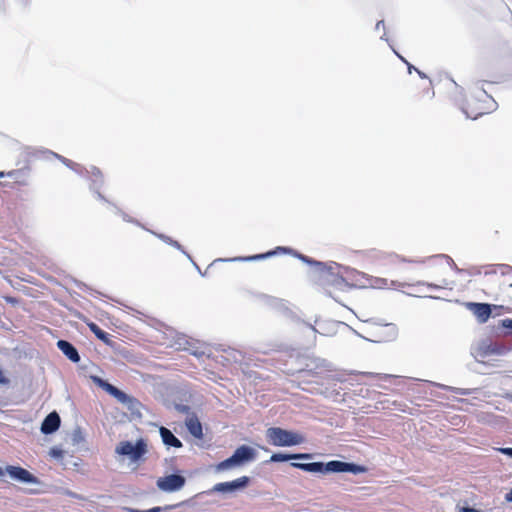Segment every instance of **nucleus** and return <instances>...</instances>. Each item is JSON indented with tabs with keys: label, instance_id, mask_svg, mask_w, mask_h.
Returning a JSON list of instances; mask_svg holds the SVG:
<instances>
[{
	"label": "nucleus",
	"instance_id": "obj_1",
	"mask_svg": "<svg viewBox=\"0 0 512 512\" xmlns=\"http://www.w3.org/2000/svg\"><path fill=\"white\" fill-rule=\"evenodd\" d=\"M352 272L348 269H341L339 266L324 267L317 277V289L338 301L340 293L351 288L350 283Z\"/></svg>",
	"mask_w": 512,
	"mask_h": 512
},
{
	"label": "nucleus",
	"instance_id": "obj_2",
	"mask_svg": "<svg viewBox=\"0 0 512 512\" xmlns=\"http://www.w3.org/2000/svg\"><path fill=\"white\" fill-rule=\"evenodd\" d=\"M291 466L303 471L313 472V473H328V472H351L353 474L364 473L367 471V468L362 465H357L354 463L342 462L339 460H333L326 464L322 462H313V463H298L293 462Z\"/></svg>",
	"mask_w": 512,
	"mask_h": 512
},
{
	"label": "nucleus",
	"instance_id": "obj_3",
	"mask_svg": "<svg viewBox=\"0 0 512 512\" xmlns=\"http://www.w3.org/2000/svg\"><path fill=\"white\" fill-rule=\"evenodd\" d=\"M495 101L483 89H476L469 94L465 101L464 112L467 117L477 119L478 117L488 114L495 107Z\"/></svg>",
	"mask_w": 512,
	"mask_h": 512
},
{
	"label": "nucleus",
	"instance_id": "obj_4",
	"mask_svg": "<svg viewBox=\"0 0 512 512\" xmlns=\"http://www.w3.org/2000/svg\"><path fill=\"white\" fill-rule=\"evenodd\" d=\"M266 437L271 445L278 447L295 446L305 441V438L301 434L280 427L268 428Z\"/></svg>",
	"mask_w": 512,
	"mask_h": 512
},
{
	"label": "nucleus",
	"instance_id": "obj_5",
	"mask_svg": "<svg viewBox=\"0 0 512 512\" xmlns=\"http://www.w3.org/2000/svg\"><path fill=\"white\" fill-rule=\"evenodd\" d=\"M255 458V451L246 445L238 447L233 455L218 465L219 470L228 469L232 466L240 465L243 462L251 461Z\"/></svg>",
	"mask_w": 512,
	"mask_h": 512
},
{
	"label": "nucleus",
	"instance_id": "obj_6",
	"mask_svg": "<svg viewBox=\"0 0 512 512\" xmlns=\"http://www.w3.org/2000/svg\"><path fill=\"white\" fill-rule=\"evenodd\" d=\"M146 451V444L142 439L138 440L136 444H132L130 441H122L116 447L118 454L128 455L134 461L140 459Z\"/></svg>",
	"mask_w": 512,
	"mask_h": 512
},
{
	"label": "nucleus",
	"instance_id": "obj_7",
	"mask_svg": "<svg viewBox=\"0 0 512 512\" xmlns=\"http://www.w3.org/2000/svg\"><path fill=\"white\" fill-rule=\"evenodd\" d=\"M365 256L381 265L396 264L405 261L403 257L394 252H384L377 249L366 251Z\"/></svg>",
	"mask_w": 512,
	"mask_h": 512
},
{
	"label": "nucleus",
	"instance_id": "obj_8",
	"mask_svg": "<svg viewBox=\"0 0 512 512\" xmlns=\"http://www.w3.org/2000/svg\"><path fill=\"white\" fill-rule=\"evenodd\" d=\"M102 387L104 390L115 397L121 404L125 405L129 410H133L136 408V406L139 404L137 399L134 397L126 394L125 392L121 391L117 387L113 386L110 383L103 382Z\"/></svg>",
	"mask_w": 512,
	"mask_h": 512
},
{
	"label": "nucleus",
	"instance_id": "obj_9",
	"mask_svg": "<svg viewBox=\"0 0 512 512\" xmlns=\"http://www.w3.org/2000/svg\"><path fill=\"white\" fill-rule=\"evenodd\" d=\"M185 484V478L181 475L171 474L157 480V487L165 492L180 490Z\"/></svg>",
	"mask_w": 512,
	"mask_h": 512
},
{
	"label": "nucleus",
	"instance_id": "obj_10",
	"mask_svg": "<svg viewBox=\"0 0 512 512\" xmlns=\"http://www.w3.org/2000/svg\"><path fill=\"white\" fill-rule=\"evenodd\" d=\"M6 472L15 480L22 483H38L37 477L31 474L28 470L20 467V466H12L8 465L6 467Z\"/></svg>",
	"mask_w": 512,
	"mask_h": 512
},
{
	"label": "nucleus",
	"instance_id": "obj_11",
	"mask_svg": "<svg viewBox=\"0 0 512 512\" xmlns=\"http://www.w3.org/2000/svg\"><path fill=\"white\" fill-rule=\"evenodd\" d=\"M249 483V478L247 476H242L240 478H237L233 481H230V482H221V483H217L214 487H213V491L215 492H232V491H235L237 489H241V488H244L248 485Z\"/></svg>",
	"mask_w": 512,
	"mask_h": 512
},
{
	"label": "nucleus",
	"instance_id": "obj_12",
	"mask_svg": "<svg viewBox=\"0 0 512 512\" xmlns=\"http://www.w3.org/2000/svg\"><path fill=\"white\" fill-rule=\"evenodd\" d=\"M468 309L475 315L480 323H485L491 316V305L487 303H468Z\"/></svg>",
	"mask_w": 512,
	"mask_h": 512
},
{
	"label": "nucleus",
	"instance_id": "obj_13",
	"mask_svg": "<svg viewBox=\"0 0 512 512\" xmlns=\"http://www.w3.org/2000/svg\"><path fill=\"white\" fill-rule=\"evenodd\" d=\"M60 417L56 412L48 414L41 424V432L44 434H51L55 432L60 426Z\"/></svg>",
	"mask_w": 512,
	"mask_h": 512
},
{
	"label": "nucleus",
	"instance_id": "obj_14",
	"mask_svg": "<svg viewBox=\"0 0 512 512\" xmlns=\"http://www.w3.org/2000/svg\"><path fill=\"white\" fill-rule=\"evenodd\" d=\"M185 424L191 435L198 439L203 438L202 424L196 414H191L188 416L186 418Z\"/></svg>",
	"mask_w": 512,
	"mask_h": 512
},
{
	"label": "nucleus",
	"instance_id": "obj_15",
	"mask_svg": "<svg viewBox=\"0 0 512 512\" xmlns=\"http://www.w3.org/2000/svg\"><path fill=\"white\" fill-rule=\"evenodd\" d=\"M57 347L72 362L77 363L80 361V356L77 349L70 342L66 340H59L57 342Z\"/></svg>",
	"mask_w": 512,
	"mask_h": 512
},
{
	"label": "nucleus",
	"instance_id": "obj_16",
	"mask_svg": "<svg viewBox=\"0 0 512 512\" xmlns=\"http://www.w3.org/2000/svg\"><path fill=\"white\" fill-rule=\"evenodd\" d=\"M160 435L165 445L175 448L182 447V442L169 429L161 427Z\"/></svg>",
	"mask_w": 512,
	"mask_h": 512
},
{
	"label": "nucleus",
	"instance_id": "obj_17",
	"mask_svg": "<svg viewBox=\"0 0 512 512\" xmlns=\"http://www.w3.org/2000/svg\"><path fill=\"white\" fill-rule=\"evenodd\" d=\"M312 457L311 454L308 453H299V454H283V453H274L270 457L271 462H284L292 459H310Z\"/></svg>",
	"mask_w": 512,
	"mask_h": 512
},
{
	"label": "nucleus",
	"instance_id": "obj_18",
	"mask_svg": "<svg viewBox=\"0 0 512 512\" xmlns=\"http://www.w3.org/2000/svg\"><path fill=\"white\" fill-rule=\"evenodd\" d=\"M87 326L99 340H102L105 343L108 342V333L102 330L97 324L94 322H87Z\"/></svg>",
	"mask_w": 512,
	"mask_h": 512
},
{
	"label": "nucleus",
	"instance_id": "obj_19",
	"mask_svg": "<svg viewBox=\"0 0 512 512\" xmlns=\"http://www.w3.org/2000/svg\"><path fill=\"white\" fill-rule=\"evenodd\" d=\"M275 254H276V251H269L267 253L257 254V255H253V256H249V257L235 258V260L254 261V260L264 259V258L270 257Z\"/></svg>",
	"mask_w": 512,
	"mask_h": 512
},
{
	"label": "nucleus",
	"instance_id": "obj_20",
	"mask_svg": "<svg viewBox=\"0 0 512 512\" xmlns=\"http://www.w3.org/2000/svg\"><path fill=\"white\" fill-rule=\"evenodd\" d=\"M501 325L503 328L512 330V319H504L501 321Z\"/></svg>",
	"mask_w": 512,
	"mask_h": 512
},
{
	"label": "nucleus",
	"instance_id": "obj_21",
	"mask_svg": "<svg viewBox=\"0 0 512 512\" xmlns=\"http://www.w3.org/2000/svg\"><path fill=\"white\" fill-rule=\"evenodd\" d=\"M20 171L19 170H12V171H9L8 173H5V172H0V178L4 177V176H9V177H13L17 174H19Z\"/></svg>",
	"mask_w": 512,
	"mask_h": 512
},
{
	"label": "nucleus",
	"instance_id": "obj_22",
	"mask_svg": "<svg viewBox=\"0 0 512 512\" xmlns=\"http://www.w3.org/2000/svg\"><path fill=\"white\" fill-rule=\"evenodd\" d=\"M498 451L502 454L512 457V448H498Z\"/></svg>",
	"mask_w": 512,
	"mask_h": 512
},
{
	"label": "nucleus",
	"instance_id": "obj_23",
	"mask_svg": "<svg viewBox=\"0 0 512 512\" xmlns=\"http://www.w3.org/2000/svg\"><path fill=\"white\" fill-rule=\"evenodd\" d=\"M4 299L7 303H11L13 305L18 303V300L11 296H5Z\"/></svg>",
	"mask_w": 512,
	"mask_h": 512
},
{
	"label": "nucleus",
	"instance_id": "obj_24",
	"mask_svg": "<svg viewBox=\"0 0 512 512\" xmlns=\"http://www.w3.org/2000/svg\"><path fill=\"white\" fill-rule=\"evenodd\" d=\"M398 56H399V58H400L403 62H405V63L407 64V67H408V71H409V73H411V72H412V70L417 69L416 67H414L413 65H411L410 63H408V62H407V61H406L402 56H400V55H398Z\"/></svg>",
	"mask_w": 512,
	"mask_h": 512
},
{
	"label": "nucleus",
	"instance_id": "obj_25",
	"mask_svg": "<svg viewBox=\"0 0 512 512\" xmlns=\"http://www.w3.org/2000/svg\"><path fill=\"white\" fill-rule=\"evenodd\" d=\"M160 511H161V507H154L147 511L133 510L132 512H160Z\"/></svg>",
	"mask_w": 512,
	"mask_h": 512
},
{
	"label": "nucleus",
	"instance_id": "obj_26",
	"mask_svg": "<svg viewBox=\"0 0 512 512\" xmlns=\"http://www.w3.org/2000/svg\"><path fill=\"white\" fill-rule=\"evenodd\" d=\"M462 512H480L478 510H476L475 508H471V507H463Z\"/></svg>",
	"mask_w": 512,
	"mask_h": 512
},
{
	"label": "nucleus",
	"instance_id": "obj_27",
	"mask_svg": "<svg viewBox=\"0 0 512 512\" xmlns=\"http://www.w3.org/2000/svg\"><path fill=\"white\" fill-rule=\"evenodd\" d=\"M7 382V379L4 377L2 370L0 369V384H4Z\"/></svg>",
	"mask_w": 512,
	"mask_h": 512
},
{
	"label": "nucleus",
	"instance_id": "obj_28",
	"mask_svg": "<svg viewBox=\"0 0 512 512\" xmlns=\"http://www.w3.org/2000/svg\"><path fill=\"white\" fill-rule=\"evenodd\" d=\"M506 500L512 502V489L509 491V493L506 495Z\"/></svg>",
	"mask_w": 512,
	"mask_h": 512
},
{
	"label": "nucleus",
	"instance_id": "obj_29",
	"mask_svg": "<svg viewBox=\"0 0 512 512\" xmlns=\"http://www.w3.org/2000/svg\"><path fill=\"white\" fill-rule=\"evenodd\" d=\"M61 160H62V162H63L64 164H66L67 166H70V163H71V161H70V160H68V159H66V158H63V157H61Z\"/></svg>",
	"mask_w": 512,
	"mask_h": 512
},
{
	"label": "nucleus",
	"instance_id": "obj_30",
	"mask_svg": "<svg viewBox=\"0 0 512 512\" xmlns=\"http://www.w3.org/2000/svg\"><path fill=\"white\" fill-rule=\"evenodd\" d=\"M415 71L418 73V75H419L421 78H426V75H425L423 72H421L420 70L415 69Z\"/></svg>",
	"mask_w": 512,
	"mask_h": 512
},
{
	"label": "nucleus",
	"instance_id": "obj_31",
	"mask_svg": "<svg viewBox=\"0 0 512 512\" xmlns=\"http://www.w3.org/2000/svg\"><path fill=\"white\" fill-rule=\"evenodd\" d=\"M4 474L2 468L0 467V476H2Z\"/></svg>",
	"mask_w": 512,
	"mask_h": 512
},
{
	"label": "nucleus",
	"instance_id": "obj_32",
	"mask_svg": "<svg viewBox=\"0 0 512 512\" xmlns=\"http://www.w3.org/2000/svg\"><path fill=\"white\" fill-rule=\"evenodd\" d=\"M489 273H490V272H489L488 270H485V271H484V274H485V275H487V274H489Z\"/></svg>",
	"mask_w": 512,
	"mask_h": 512
},
{
	"label": "nucleus",
	"instance_id": "obj_33",
	"mask_svg": "<svg viewBox=\"0 0 512 512\" xmlns=\"http://www.w3.org/2000/svg\"><path fill=\"white\" fill-rule=\"evenodd\" d=\"M510 287H512V284H510Z\"/></svg>",
	"mask_w": 512,
	"mask_h": 512
}]
</instances>
